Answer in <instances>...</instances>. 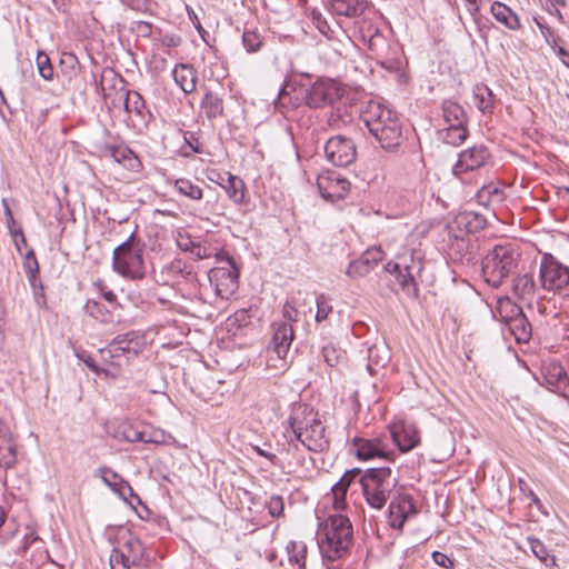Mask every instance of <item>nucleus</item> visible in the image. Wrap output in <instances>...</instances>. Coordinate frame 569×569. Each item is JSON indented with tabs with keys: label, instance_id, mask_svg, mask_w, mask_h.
Listing matches in <instances>:
<instances>
[{
	"label": "nucleus",
	"instance_id": "7c9ffc66",
	"mask_svg": "<svg viewBox=\"0 0 569 569\" xmlns=\"http://www.w3.org/2000/svg\"><path fill=\"white\" fill-rule=\"evenodd\" d=\"M227 179L220 182V186L227 192L229 199L233 201L236 204H244L247 203L246 198V184L242 179L231 173H227Z\"/></svg>",
	"mask_w": 569,
	"mask_h": 569
},
{
	"label": "nucleus",
	"instance_id": "dca6fc26",
	"mask_svg": "<svg viewBox=\"0 0 569 569\" xmlns=\"http://www.w3.org/2000/svg\"><path fill=\"white\" fill-rule=\"evenodd\" d=\"M317 186L322 198L335 202L348 194L350 182L339 172L328 170L318 176Z\"/></svg>",
	"mask_w": 569,
	"mask_h": 569
},
{
	"label": "nucleus",
	"instance_id": "1a4fd4ad",
	"mask_svg": "<svg viewBox=\"0 0 569 569\" xmlns=\"http://www.w3.org/2000/svg\"><path fill=\"white\" fill-rule=\"evenodd\" d=\"M144 548L132 533L120 537L118 546L112 550L110 565L112 569H130L139 566L143 559Z\"/></svg>",
	"mask_w": 569,
	"mask_h": 569
},
{
	"label": "nucleus",
	"instance_id": "0e129e2a",
	"mask_svg": "<svg viewBox=\"0 0 569 569\" xmlns=\"http://www.w3.org/2000/svg\"><path fill=\"white\" fill-rule=\"evenodd\" d=\"M192 249L191 253L199 260L208 259L212 256V250L206 246H202L200 243H191Z\"/></svg>",
	"mask_w": 569,
	"mask_h": 569
},
{
	"label": "nucleus",
	"instance_id": "f3484780",
	"mask_svg": "<svg viewBox=\"0 0 569 569\" xmlns=\"http://www.w3.org/2000/svg\"><path fill=\"white\" fill-rule=\"evenodd\" d=\"M352 448L356 456L361 460H369L373 458L391 459V456H393L386 438H355L352 440Z\"/></svg>",
	"mask_w": 569,
	"mask_h": 569
},
{
	"label": "nucleus",
	"instance_id": "2eb2a0df",
	"mask_svg": "<svg viewBox=\"0 0 569 569\" xmlns=\"http://www.w3.org/2000/svg\"><path fill=\"white\" fill-rule=\"evenodd\" d=\"M327 159L337 167H347L356 160V144L345 136H335L325 144Z\"/></svg>",
	"mask_w": 569,
	"mask_h": 569
},
{
	"label": "nucleus",
	"instance_id": "aec40b11",
	"mask_svg": "<svg viewBox=\"0 0 569 569\" xmlns=\"http://www.w3.org/2000/svg\"><path fill=\"white\" fill-rule=\"evenodd\" d=\"M483 223L485 220L479 214L465 211L455 217L448 224V230L455 239H463L465 236L482 229Z\"/></svg>",
	"mask_w": 569,
	"mask_h": 569
},
{
	"label": "nucleus",
	"instance_id": "c9c22d12",
	"mask_svg": "<svg viewBox=\"0 0 569 569\" xmlns=\"http://www.w3.org/2000/svg\"><path fill=\"white\" fill-rule=\"evenodd\" d=\"M469 131L467 124H448L439 131V139L450 146H460L468 138Z\"/></svg>",
	"mask_w": 569,
	"mask_h": 569
},
{
	"label": "nucleus",
	"instance_id": "4d7b16f0",
	"mask_svg": "<svg viewBox=\"0 0 569 569\" xmlns=\"http://www.w3.org/2000/svg\"><path fill=\"white\" fill-rule=\"evenodd\" d=\"M268 512L273 518H279L283 515L284 502L281 496H272L267 502Z\"/></svg>",
	"mask_w": 569,
	"mask_h": 569
},
{
	"label": "nucleus",
	"instance_id": "bf43d9fd",
	"mask_svg": "<svg viewBox=\"0 0 569 569\" xmlns=\"http://www.w3.org/2000/svg\"><path fill=\"white\" fill-rule=\"evenodd\" d=\"M282 313L286 320L289 322L298 321L299 311L296 308L295 299H288L283 306Z\"/></svg>",
	"mask_w": 569,
	"mask_h": 569
},
{
	"label": "nucleus",
	"instance_id": "cd10ccee",
	"mask_svg": "<svg viewBox=\"0 0 569 569\" xmlns=\"http://www.w3.org/2000/svg\"><path fill=\"white\" fill-rule=\"evenodd\" d=\"M380 147L387 151H396L405 141L400 120L391 123L379 136H375Z\"/></svg>",
	"mask_w": 569,
	"mask_h": 569
},
{
	"label": "nucleus",
	"instance_id": "b1692460",
	"mask_svg": "<svg viewBox=\"0 0 569 569\" xmlns=\"http://www.w3.org/2000/svg\"><path fill=\"white\" fill-rule=\"evenodd\" d=\"M295 337L293 328L288 322L273 323V335L270 348L277 353L278 358L284 359Z\"/></svg>",
	"mask_w": 569,
	"mask_h": 569
},
{
	"label": "nucleus",
	"instance_id": "393cba45",
	"mask_svg": "<svg viewBox=\"0 0 569 569\" xmlns=\"http://www.w3.org/2000/svg\"><path fill=\"white\" fill-rule=\"evenodd\" d=\"M360 468L347 470L341 479L332 487L333 507L336 510H342L346 507V495L349 486L363 475Z\"/></svg>",
	"mask_w": 569,
	"mask_h": 569
},
{
	"label": "nucleus",
	"instance_id": "f03ea898",
	"mask_svg": "<svg viewBox=\"0 0 569 569\" xmlns=\"http://www.w3.org/2000/svg\"><path fill=\"white\" fill-rule=\"evenodd\" d=\"M521 250L515 242L495 244L482 258L481 269L485 281L493 287H500L503 281L518 269Z\"/></svg>",
	"mask_w": 569,
	"mask_h": 569
},
{
	"label": "nucleus",
	"instance_id": "412c9836",
	"mask_svg": "<svg viewBox=\"0 0 569 569\" xmlns=\"http://www.w3.org/2000/svg\"><path fill=\"white\" fill-rule=\"evenodd\" d=\"M417 512L412 498L408 495H400L389 505V523L393 529H402L407 519Z\"/></svg>",
	"mask_w": 569,
	"mask_h": 569
},
{
	"label": "nucleus",
	"instance_id": "72a5a7b5",
	"mask_svg": "<svg viewBox=\"0 0 569 569\" xmlns=\"http://www.w3.org/2000/svg\"><path fill=\"white\" fill-rule=\"evenodd\" d=\"M367 370L370 376L376 375L378 368H383L390 359L389 350L383 345H373L367 350Z\"/></svg>",
	"mask_w": 569,
	"mask_h": 569
},
{
	"label": "nucleus",
	"instance_id": "a211bd4d",
	"mask_svg": "<svg viewBox=\"0 0 569 569\" xmlns=\"http://www.w3.org/2000/svg\"><path fill=\"white\" fill-rule=\"evenodd\" d=\"M390 437L401 452H408L420 443V433L413 423L398 420L390 425Z\"/></svg>",
	"mask_w": 569,
	"mask_h": 569
},
{
	"label": "nucleus",
	"instance_id": "0eeeda50",
	"mask_svg": "<svg viewBox=\"0 0 569 569\" xmlns=\"http://www.w3.org/2000/svg\"><path fill=\"white\" fill-rule=\"evenodd\" d=\"M142 348V339L138 332L130 331L117 336L106 348L100 350L104 362L121 367L138 356Z\"/></svg>",
	"mask_w": 569,
	"mask_h": 569
},
{
	"label": "nucleus",
	"instance_id": "6ab92c4d",
	"mask_svg": "<svg viewBox=\"0 0 569 569\" xmlns=\"http://www.w3.org/2000/svg\"><path fill=\"white\" fill-rule=\"evenodd\" d=\"M358 30L363 44H366L378 58L386 59L389 47L380 30L367 20L359 22Z\"/></svg>",
	"mask_w": 569,
	"mask_h": 569
},
{
	"label": "nucleus",
	"instance_id": "f257e3e1",
	"mask_svg": "<svg viewBox=\"0 0 569 569\" xmlns=\"http://www.w3.org/2000/svg\"><path fill=\"white\" fill-rule=\"evenodd\" d=\"M288 423L289 427L284 432L288 440L287 451L291 448L298 450V443L315 452H321L329 447L326 428L319 419L318 412L307 405L295 406Z\"/></svg>",
	"mask_w": 569,
	"mask_h": 569
},
{
	"label": "nucleus",
	"instance_id": "774afa93",
	"mask_svg": "<svg viewBox=\"0 0 569 569\" xmlns=\"http://www.w3.org/2000/svg\"><path fill=\"white\" fill-rule=\"evenodd\" d=\"M164 433L159 431H153L149 436L146 435V440H142L144 443H154V445H162L164 443Z\"/></svg>",
	"mask_w": 569,
	"mask_h": 569
},
{
	"label": "nucleus",
	"instance_id": "473e14b6",
	"mask_svg": "<svg viewBox=\"0 0 569 569\" xmlns=\"http://www.w3.org/2000/svg\"><path fill=\"white\" fill-rule=\"evenodd\" d=\"M490 11L495 19L509 30H519L521 28L519 17L502 2L495 1L491 4Z\"/></svg>",
	"mask_w": 569,
	"mask_h": 569
},
{
	"label": "nucleus",
	"instance_id": "6e6d98bb",
	"mask_svg": "<svg viewBox=\"0 0 569 569\" xmlns=\"http://www.w3.org/2000/svg\"><path fill=\"white\" fill-rule=\"evenodd\" d=\"M519 488L520 491L531 500V503L535 505L539 511H541L545 515H548L539 497L533 492V490L528 486V483L525 480L519 479Z\"/></svg>",
	"mask_w": 569,
	"mask_h": 569
},
{
	"label": "nucleus",
	"instance_id": "09e8293b",
	"mask_svg": "<svg viewBox=\"0 0 569 569\" xmlns=\"http://www.w3.org/2000/svg\"><path fill=\"white\" fill-rule=\"evenodd\" d=\"M86 312L101 321V322H109L111 318V313L99 302L89 300L84 306Z\"/></svg>",
	"mask_w": 569,
	"mask_h": 569
},
{
	"label": "nucleus",
	"instance_id": "ea45409f",
	"mask_svg": "<svg viewBox=\"0 0 569 569\" xmlns=\"http://www.w3.org/2000/svg\"><path fill=\"white\" fill-rule=\"evenodd\" d=\"M443 119L448 124H467L465 109L453 100H445L442 103Z\"/></svg>",
	"mask_w": 569,
	"mask_h": 569
},
{
	"label": "nucleus",
	"instance_id": "9b49d317",
	"mask_svg": "<svg viewBox=\"0 0 569 569\" xmlns=\"http://www.w3.org/2000/svg\"><path fill=\"white\" fill-rule=\"evenodd\" d=\"M490 159V152L483 144H476L462 150L458 154V160L452 167V174L461 181L469 173L483 168Z\"/></svg>",
	"mask_w": 569,
	"mask_h": 569
},
{
	"label": "nucleus",
	"instance_id": "5701e85b",
	"mask_svg": "<svg viewBox=\"0 0 569 569\" xmlns=\"http://www.w3.org/2000/svg\"><path fill=\"white\" fill-rule=\"evenodd\" d=\"M383 259V251L380 248H369L361 257L349 263L347 274L350 278L367 276Z\"/></svg>",
	"mask_w": 569,
	"mask_h": 569
},
{
	"label": "nucleus",
	"instance_id": "5fc2aeb1",
	"mask_svg": "<svg viewBox=\"0 0 569 569\" xmlns=\"http://www.w3.org/2000/svg\"><path fill=\"white\" fill-rule=\"evenodd\" d=\"M500 190L495 186H482L480 190H478L476 198L479 203L487 204L492 198L500 199Z\"/></svg>",
	"mask_w": 569,
	"mask_h": 569
},
{
	"label": "nucleus",
	"instance_id": "7ed1b4c3",
	"mask_svg": "<svg viewBox=\"0 0 569 569\" xmlns=\"http://www.w3.org/2000/svg\"><path fill=\"white\" fill-rule=\"evenodd\" d=\"M353 542L350 520L342 515L330 516L323 527V538L319 541L322 557L335 561L345 557Z\"/></svg>",
	"mask_w": 569,
	"mask_h": 569
},
{
	"label": "nucleus",
	"instance_id": "bb28decb",
	"mask_svg": "<svg viewBox=\"0 0 569 569\" xmlns=\"http://www.w3.org/2000/svg\"><path fill=\"white\" fill-rule=\"evenodd\" d=\"M369 7L368 0H331L330 11L335 16L357 18L365 13Z\"/></svg>",
	"mask_w": 569,
	"mask_h": 569
},
{
	"label": "nucleus",
	"instance_id": "4c0bfd02",
	"mask_svg": "<svg viewBox=\"0 0 569 569\" xmlns=\"http://www.w3.org/2000/svg\"><path fill=\"white\" fill-rule=\"evenodd\" d=\"M321 356L326 365L330 368H339L347 361L346 350L332 341L322 346Z\"/></svg>",
	"mask_w": 569,
	"mask_h": 569
},
{
	"label": "nucleus",
	"instance_id": "49530a36",
	"mask_svg": "<svg viewBox=\"0 0 569 569\" xmlns=\"http://www.w3.org/2000/svg\"><path fill=\"white\" fill-rule=\"evenodd\" d=\"M174 188L181 196L192 200H201L203 197L202 189L186 178L176 179Z\"/></svg>",
	"mask_w": 569,
	"mask_h": 569
},
{
	"label": "nucleus",
	"instance_id": "de8ad7c7",
	"mask_svg": "<svg viewBox=\"0 0 569 569\" xmlns=\"http://www.w3.org/2000/svg\"><path fill=\"white\" fill-rule=\"evenodd\" d=\"M264 43V37L257 30L247 29L242 34V44L248 53L258 52Z\"/></svg>",
	"mask_w": 569,
	"mask_h": 569
},
{
	"label": "nucleus",
	"instance_id": "052dcab7",
	"mask_svg": "<svg viewBox=\"0 0 569 569\" xmlns=\"http://www.w3.org/2000/svg\"><path fill=\"white\" fill-rule=\"evenodd\" d=\"M431 558L435 561V563L445 569H452L455 567V560L443 552L433 551Z\"/></svg>",
	"mask_w": 569,
	"mask_h": 569
},
{
	"label": "nucleus",
	"instance_id": "e2e57ef3",
	"mask_svg": "<svg viewBox=\"0 0 569 569\" xmlns=\"http://www.w3.org/2000/svg\"><path fill=\"white\" fill-rule=\"evenodd\" d=\"M134 30L140 37L150 38L154 36L153 26L147 21H138L136 23Z\"/></svg>",
	"mask_w": 569,
	"mask_h": 569
},
{
	"label": "nucleus",
	"instance_id": "8fccbe9b",
	"mask_svg": "<svg viewBox=\"0 0 569 569\" xmlns=\"http://www.w3.org/2000/svg\"><path fill=\"white\" fill-rule=\"evenodd\" d=\"M316 303V321L321 322L326 320L328 316L332 312V306L330 305V299L325 293H320L317 296Z\"/></svg>",
	"mask_w": 569,
	"mask_h": 569
},
{
	"label": "nucleus",
	"instance_id": "37998d69",
	"mask_svg": "<svg viewBox=\"0 0 569 569\" xmlns=\"http://www.w3.org/2000/svg\"><path fill=\"white\" fill-rule=\"evenodd\" d=\"M102 481L114 492L122 493V489H130V485L120 475L108 467L99 469Z\"/></svg>",
	"mask_w": 569,
	"mask_h": 569
},
{
	"label": "nucleus",
	"instance_id": "13d9d810",
	"mask_svg": "<svg viewBox=\"0 0 569 569\" xmlns=\"http://www.w3.org/2000/svg\"><path fill=\"white\" fill-rule=\"evenodd\" d=\"M158 33V40L162 46H166L168 48H176L180 46L181 38L173 33H162L161 30L157 29Z\"/></svg>",
	"mask_w": 569,
	"mask_h": 569
},
{
	"label": "nucleus",
	"instance_id": "39448f33",
	"mask_svg": "<svg viewBox=\"0 0 569 569\" xmlns=\"http://www.w3.org/2000/svg\"><path fill=\"white\" fill-rule=\"evenodd\" d=\"M423 268L421 257L415 250L407 249L398 254L396 261H389L385 270L395 274L399 286L409 297H417L418 288L416 277Z\"/></svg>",
	"mask_w": 569,
	"mask_h": 569
},
{
	"label": "nucleus",
	"instance_id": "2f4dec72",
	"mask_svg": "<svg viewBox=\"0 0 569 569\" xmlns=\"http://www.w3.org/2000/svg\"><path fill=\"white\" fill-rule=\"evenodd\" d=\"M537 286L532 274H518L512 279V292L523 301H532Z\"/></svg>",
	"mask_w": 569,
	"mask_h": 569
},
{
	"label": "nucleus",
	"instance_id": "58836bf2",
	"mask_svg": "<svg viewBox=\"0 0 569 569\" xmlns=\"http://www.w3.org/2000/svg\"><path fill=\"white\" fill-rule=\"evenodd\" d=\"M286 551L292 569H306L307 546L303 541H289Z\"/></svg>",
	"mask_w": 569,
	"mask_h": 569
},
{
	"label": "nucleus",
	"instance_id": "680f3d73",
	"mask_svg": "<svg viewBox=\"0 0 569 569\" xmlns=\"http://www.w3.org/2000/svg\"><path fill=\"white\" fill-rule=\"evenodd\" d=\"M184 141H186V146L189 148V151L184 150L186 156H188L190 152H193V153L201 152L200 143L192 132L184 133Z\"/></svg>",
	"mask_w": 569,
	"mask_h": 569
},
{
	"label": "nucleus",
	"instance_id": "603ef678",
	"mask_svg": "<svg viewBox=\"0 0 569 569\" xmlns=\"http://www.w3.org/2000/svg\"><path fill=\"white\" fill-rule=\"evenodd\" d=\"M37 67L39 74L44 80H51L53 78V67L50 62V58L47 53L40 51L37 56Z\"/></svg>",
	"mask_w": 569,
	"mask_h": 569
},
{
	"label": "nucleus",
	"instance_id": "9d476101",
	"mask_svg": "<svg viewBox=\"0 0 569 569\" xmlns=\"http://www.w3.org/2000/svg\"><path fill=\"white\" fill-rule=\"evenodd\" d=\"M539 278L545 290L560 292L569 286V267L551 253H545L540 261Z\"/></svg>",
	"mask_w": 569,
	"mask_h": 569
},
{
	"label": "nucleus",
	"instance_id": "4468645a",
	"mask_svg": "<svg viewBox=\"0 0 569 569\" xmlns=\"http://www.w3.org/2000/svg\"><path fill=\"white\" fill-rule=\"evenodd\" d=\"M361 119L375 137L382 133L391 123L399 120L397 113L380 102L370 101L361 113Z\"/></svg>",
	"mask_w": 569,
	"mask_h": 569
},
{
	"label": "nucleus",
	"instance_id": "3c124183",
	"mask_svg": "<svg viewBox=\"0 0 569 569\" xmlns=\"http://www.w3.org/2000/svg\"><path fill=\"white\" fill-rule=\"evenodd\" d=\"M171 271L178 273L187 281H194L197 278V273L193 270L192 264H188L182 260H176L171 264Z\"/></svg>",
	"mask_w": 569,
	"mask_h": 569
},
{
	"label": "nucleus",
	"instance_id": "c756f323",
	"mask_svg": "<svg viewBox=\"0 0 569 569\" xmlns=\"http://www.w3.org/2000/svg\"><path fill=\"white\" fill-rule=\"evenodd\" d=\"M111 158L122 164L126 169L138 172L141 169V161L134 152L126 146H112L109 149Z\"/></svg>",
	"mask_w": 569,
	"mask_h": 569
},
{
	"label": "nucleus",
	"instance_id": "6e6552de",
	"mask_svg": "<svg viewBox=\"0 0 569 569\" xmlns=\"http://www.w3.org/2000/svg\"><path fill=\"white\" fill-rule=\"evenodd\" d=\"M498 312L518 343H526L532 336V328L521 307L509 298L498 301Z\"/></svg>",
	"mask_w": 569,
	"mask_h": 569
},
{
	"label": "nucleus",
	"instance_id": "e433bc0d",
	"mask_svg": "<svg viewBox=\"0 0 569 569\" xmlns=\"http://www.w3.org/2000/svg\"><path fill=\"white\" fill-rule=\"evenodd\" d=\"M201 111L208 119H216L223 114V100L212 91H207L200 103Z\"/></svg>",
	"mask_w": 569,
	"mask_h": 569
},
{
	"label": "nucleus",
	"instance_id": "ddd939ff",
	"mask_svg": "<svg viewBox=\"0 0 569 569\" xmlns=\"http://www.w3.org/2000/svg\"><path fill=\"white\" fill-rule=\"evenodd\" d=\"M341 94V88L337 81L321 78L307 90L305 100L308 107L318 109L335 103Z\"/></svg>",
	"mask_w": 569,
	"mask_h": 569
},
{
	"label": "nucleus",
	"instance_id": "4be33fe9",
	"mask_svg": "<svg viewBox=\"0 0 569 569\" xmlns=\"http://www.w3.org/2000/svg\"><path fill=\"white\" fill-rule=\"evenodd\" d=\"M538 381L552 392H563L568 383V378L559 362L550 361L542 365L541 377L538 378Z\"/></svg>",
	"mask_w": 569,
	"mask_h": 569
},
{
	"label": "nucleus",
	"instance_id": "f704fd0d",
	"mask_svg": "<svg viewBox=\"0 0 569 569\" xmlns=\"http://www.w3.org/2000/svg\"><path fill=\"white\" fill-rule=\"evenodd\" d=\"M473 102L483 114L492 113L495 108V94L486 84L479 83L473 87Z\"/></svg>",
	"mask_w": 569,
	"mask_h": 569
},
{
	"label": "nucleus",
	"instance_id": "338daca9",
	"mask_svg": "<svg viewBox=\"0 0 569 569\" xmlns=\"http://www.w3.org/2000/svg\"><path fill=\"white\" fill-rule=\"evenodd\" d=\"M9 229V232L13 239V242H14V246H16V249L18 251H20V244H19V240L18 238H20V241H22V243L24 246H27V240H26V237H24V233L22 231V229L20 227H16V226H11V228H8Z\"/></svg>",
	"mask_w": 569,
	"mask_h": 569
},
{
	"label": "nucleus",
	"instance_id": "20e7f679",
	"mask_svg": "<svg viewBox=\"0 0 569 569\" xmlns=\"http://www.w3.org/2000/svg\"><path fill=\"white\" fill-rule=\"evenodd\" d=\"M389 467L369 468L360 477V486L368 505L382 509L395 487Z\"/></svg>",
	"mask_w": 569,
	"mask_h": 569
},
{
	"label": "nucleus",
	"instance_id": "a19ab883",
	"mask_svg": "<svg viewBox=\"0 0 569 569\" xmlns=\"http://www.w3.org/2000/svg\"><path fill=\"white\" fill-rule=\"evenodd\" d=\"M527 543L532 555L538 558L541 563H543L546 567L556 566V557L550 553L549 549L541 540L530 536L527 538Z\"/></svg>",
	"mask_w": 569,
	"mask_h": 569
},
{
	"label": "nucleus",
	"instance_id": "c85d7f7f",
	"mask_svg": "<svg viewBox=\"0 0 569 569\" xmlns=\"http://www.w3.org/2000/svg\"><path fill=\"white\" fill-rule=\"evenodd\" d=\"M174 82L184 93H191L196 90L197 72L190 64H177L172 71Z\"/></svg>",
	"mask_w": 569,
	"mask_h": 569
},
{
	"label": "nucleus",
	"instance_id": "423d86ee",
	"mask_svg": "<svg viewBox=\"0 0 569 569\" xmlns=\"http://www.w3.org/2000/svg\"><path fill=\"white\" fill-rule=\"evenodd\" d=\"M112 267L124 278L132 280L144 278L146 267L142 249L136 244L133 233L113 250Z\"/></svg>",
	"mask_w": 569,
	"mask_h": 569
},
{
	"label": "nucleus",
	"instance_id": "a878e982",
	"mask_svg": "<svg viewBox=\"0 0 569 569\" xmlns=\"http://www.w3.org/2000/svg\"><path fill=\"white\" fill-rule=\"evenodd\" d=\"M17 461V446L10 428L0 422V467L11 468Z\"/></svg>",
	"mask_w": 569,
	"mask_h": 569
},
{
	"label": "nucleus",
	"instance_id": "79ce46f5",
	"mask_svg": "<svg viewBox=\"0 0 569 569\" xmlns=\"http://www.w3.org/2000/svg\"><path fill=\"white\" fill-rule=\"evenodd\" d=\"M113 437L127 442H142V440H146V432L137 429L129 421H122L118 425Z\"/></svg>",
	"mask_w": 569,
	"mask_h": 569
},
{
	"label": "nucleus",
	"instance_id": "864d4df0",
	"mask_svg": "<svg viewBox=\"0 0 569 569\" xmlns=\"http://www.w3.org/2000/svg\"><path fill=\"white\" fill-rule=\"evenodd\" d=\"M311 20L317 29L327 38L333 37V30L319 10L313 9L310 13Z\"/></svg>",
	"mask_w": 569,
	"mask_h": 569
},
{
	"label": "nucleus",
	"instance_id": "a18cd8bd",
	"mask_svg": "<svg viewBox=\"0 0 569 569\" xmlns=\"http://www.w3.org/2000/svg\"><path fill=\"white\" fill-rule=\"evenodd\" d=\"M123 106L129 116L134 113L141 118L143 117L144 101L139 92L128 90L123 98Z\"/></svg>",
	"mask_w": 569,
	"mask_h": 569
},
{
	"label": "nucleus",
	"instance_id": "f8f14e48",
	"mask_svg": "<svg viewBox=\"0 0 569 569\" xmlns=\"http://www.w3.org/2000/svg\"><path fill=\"white\" fill-rule=\"evenodd\" d=\"M238 278L239 270L231 258H228L226 267H216L208 272L210 284L221 299H229L238 290Z\"/></svg>",
	"mask_w": 569,
	"mask_h": 569
},
{
	"label": "nucleus",
	"instance_id": "c03bdc74",
	"mask_svg": "<svg viewBox=\"0 0 569 569\" xmlns=\"http://www.w3.org/2000/svg\"><path fill=\"white\" fill-rule=\"evenodd\" d=\"M23 269L31 287L36 289L39 286L40 289H42V284L38 279L39 263L32 249H30L24 256Z\"/></svg>",
	"mask_w": 569,
	"mask_h": 569
},
{
	"label": "nucleus",
	"instance_id": "69168bd1",
	"mask_svg": "<svg viewBox=\"0 0 569 569\" xmlns=\"http://www.w3.org/2000/svg\"><path fill=\"white\" fill-rule=\"evenodd\" d=\"M187 12H188V17H189L190 21L192 22L193 27L197 29L198 33L201 36V38L203 40H206V36L208 34V32L201 26V22L198 18L197 13L193 11V9H191L188 6H187Z\"/></svg>",
	"mask_w": 569,
	"mask_h": 569
}]
</instances>
